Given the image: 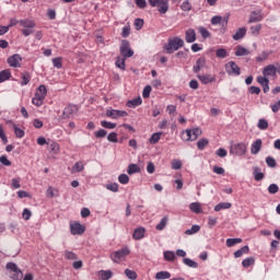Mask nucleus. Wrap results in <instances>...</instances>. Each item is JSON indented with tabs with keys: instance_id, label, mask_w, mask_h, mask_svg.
I'll return each instance as SVG.
<instances>
[{
	"instance_id": "obj_5",
	"label": "nucleus",
	"mask_w": 280,
	"mask_h": 280,
	"mask_svg": "<svg viewBox=\"0 0 280 280\" xmlns=\"http://www.w3.org/2000/svg\"><path fill=\"white\" fill-rule=\"evenodd\" d=\"M120 56L124 58H132L135 56V50L130 48V42L122 39L120 44Z\"/></svg>"
},
{
	"instance_id": "obj_26",
	"label": "nucleus",
	"mask_w": 280,
	"mask_h": 280,
	"mask_svg": "<svg viewBox=\"0 0 280 280\" xmlns=\"http://www.w3.org/2000/svg\"><path fill=\"white\" fill-rule=\"evenodd\" d=\"M35 95L45 100V97H47V88L45 85H39Z\"/></svg>"
},
{
	"instance_id": "obj_47",
	"label": "nucleus",
	"mask_w": 280,
	"mask_h": 280,
	"mask_svg": "<svg viewBox=\"0 0 280 280\" xmlns=\"http://www.w3.org/2000/svg\"><path fill=\"white\" fill-rule=\"evenodd\" d=\"M257 126H258L259 130H267V128H268V120H266L264 118H260L258 120V125Z\"/></svg>"
},
{
	"instance_id": "obj_23",
	"label": "nucleus",
	"mask_w": 280,
	"mask_h": 280,
	"mask_svg": "<svg viewBox=\"0 0 280 280\" xmlns=\"http://www.w3.org/2000/svg\"><path fill=\"white\" fill-rule=\"evenodd\" d=\"M10 78H12V72L10 69L0 71V83L7 82V80H10Z\"/></svg>"
},
{
	"instance_id": "obj_38",
	"label": "nucleus",
	"mask_w": 280,
	"mask_h": 280,
	"mask_svg": "<svg viewBox=\"0 0 280 280\" xmlns=\"http://www.w3.org/2000/svg\"><path fill=\"white\" fill-rule=\"evenodd\" d=\"M235 244H242V238H228L226 240V246L228 248H233Z\"/></svg>"
},
{
	"instance_id": "obj_34",
	"label": "nucleus",
	"mask_w": 280,
	"mask_h": 280,
	"mask_svg": "<svg viewBox=\"0 0 280 280\" xmlns=\"http://www.w3.org/2000/svg\"><path fill=\"white\" fill-rule=\"evenodd\" d=\"M101 126L102 128H106L107 130H115V128H117V124L106 120H102Z\"/></svg>"
},
{
	"instance_id": "obj_8",
	"label": "nucleus",
	"mask_w": 280,
	"mask_h": 280,
	"mask_svg": "<svg viewBox=\"0 0 280 280\" xmlns=\"http://www.w3.org/2000/svg\"><path fill=\"white\" fill-rule=\"evenodd\" d=\"M230 154H235V156H244V154H246V144L243 142L233 144L231 147Z\"/></svg>"
},
{
	"instance_id": "obj_2",
	"label": "nucleus",
	"mask_w": 280,
	"mask_h": 280,
	"mask_svg": "<svg viewBox=\"0 0 280 280\" xmlns=\"http://www.w3.org/2000/svg\"><path fill=\"white\" fill-rule=\"evenodd\" d=\"M202 135V129L200 128H192V129H186L182 132V140L183 141H196L198 137Z\"/></svg>"
},
{
	"instance_id": "obj_20",
	"label": "nucleus",
	"mask_w": 280,
	"mask_h": 280,
	"mask_svg": "<svg viewBox=\"0 0 280 280\" xmlns=\"http://www.w3.org/2000/svg\"><path fill=\"white\" fill-rule=\"evenodd\" d=\"M260 151H261V139H257L256 141L253 142L250 147V153L259 154Z\"/></svg>"
},
{
	"instance_id": "obj_57",
	"label": "nucleus",
	"mask_w": 280,
	"mask_h": 280,
	"mask_svg": "<svg viewBox=\"0 0 280 280\" xmlns=\"http://www.w3.org/2000/svg\"><path fill=\"white\" fill-rule=\"evenodd\" d=\"M180 9L183 12H189V10H191V2H189V0L184 1L180 5Z\"/></svg>"
},
{
	"instance_id": "obj_37",
	"label": "nucleus",
	"mask_w": 280,
	"mask_h": 280,
	"mask_svg": "<svg viewBox=\"0 0 280 280\" xmlns=\"http://www.w3.org/2000/svg\"><path fill=\"white\" fill-rule=\"evenodd\" d=\"M100 275H101V279H103V280L113 279V271H110V270H101Z\"/></svg>"
},
{
	"instance_id": "obj_7",
	"label": "nucleus",
	"mask_w": 280,
	"mask_h": 280,
	"mask_svg": "<svg viewBox=\"0 0 280 280\" xmlns=\"http://www.w3.org/2000/svg\"><path fill=\"white\" fill-rule=\"evenodd\" d=\"M225 71L228 75H241L242 71L240 69V66L235 63V61H230L225 65Z\"/></svg>"
},
{
	"instance_id": "obj_49",
	"label": "nucleus",
	"mask_w": 280,
	"mask_h": 280,
	"mask_svg": "<svg viewBox=\"0 0 280 280\" xmlns=\"http://www.w3.org/2000/svg\"><path fill=\"white\" fill-rule=\"evenodd\" d=\"M52 65L55 69H62V58L60 57L52 58Z\"/></svg>"
},
{
	"instance_id": "obj_41",
	"label": "nucleus",
	"mask_w": 280,
	"mask_h": 280,
	"mask_svg": "<svg viewBox=\"0 0 280 280\" xmlns=\"http://www.w3.org/2000/svg\"><path fill=\"white\" fill-rule=\"evenodd\" d=\"M253 264H255V258H254V257L245 258V259L242 261L243 268H250V266H253Z\"/></svg>"
},
{
	"instance_id": "obj_36",
	"label": "nucleus",
	"mask_w": 280,
	"mask_h": 280,
	"mask_svg": "<svg viewBox=\"0 0 280 280\" xmlns=\"http://www.w3.org/2000/svg\"><path fill=\"white\" fill-rule=\"evenodd\" d=\"M164 259L165 261H174L176 259V254L172 250L164 252Z\"/></svg>"
},
{
	"instance_id": "obj_50",
	"label": "nucleus",
	"mask_w": 280,
	"mask_h": 280,
	"mask_svg": "<svg viewBox=\"0 0 280 280\" xmlns=\"http://www.w3.org/2000/svg\"><path fill=\"white\" fill-rule=\"evenodd\" d=\"M266 163H267L268 167H272V168L277 167V160H275V158H272V156H267Z\"/></svg>"
},
{
	"instance_id": "obj_35",
	"label": "nucleus",
	"mask_w": 280,
	"mask_h": 280,
	"mask_svg": "<svg viewBox=\"0 0 280 280\" xmlns=\"http://www.w3.org/2000/svg\"><path fill=\"white\" fill-rule=\"evenodd\" d=\"M233 205L231 202H220L214 207V211H222V209H231Z\"/></svg>"
},
{
	"instance_id": "obj_39",
	"label": "nucleus",
	"mask_w": 280,
	"mask_h": 280,
	"mask_svg": "<svg viewBox=\"0 0 280 280\" xmlns=\"http://www.w3.org/2000/svg\"><path fill=\"white\" fill-rule=\"evenodd\" d=\"M167 217L161 219L160 224L155 226L156 231H163L167 226Z\"/></svg>"
},
{
	"instance_id": "obj_43",
	"label": "nucleus",
	"mask_w": 280,
	"mask_h": 280,
	"mask_svg": "<svg viewBox=\"0 0 280 280\" xmlns=\"http://www.w3.org/2000/svg\"><path fill=\"white\" fill-rule=\"evenodd\" d=\"M200 231V225H192L191 229L185 231V235H195Z\"/></svg>"
},
{
	"instance_id": "obj_63",
	"label": "nucleus",
	"mask_w": 280,
	"mask_h": 280,
	"mask_svg": "<svg viewBox=\"0 0 280 280\" xmlns=\"http://www.w3.org/2000/svg\"><path fill=\"white\" fill-rule=\"evenodd\" d=\"M180 167H183L180 160H174L172 162V170H180Z\"/></svg>"
},
{
	"instance_id": "obj_12",
	"label": "nucleus",
	"mask_w": 280,
	"mask_h": 280,
	"mask_svg": "<svg viewBox=\"0 0 280 280\" xmlns=\"http://www.w3.org/2000/svg\"><path fill=\"white\" fill-rule=\"evenodd\" d=\"M23 60V58L21 57V55L15 54L13 56H10L7 59V62L9 66L13 67L14 69H18L19 67H21V61Z\"/></svg>"
},
{
	"instance_id": "obj_13",
	"label": "nucleus",
	"mask_w": 280,
	"mask_h": 280,
	"mask_svg": "<svg viewBox=\"0 0 280 280\" xmlns=\"http://www.w3.org/2000/svg\"><path fill=\"white\" fill-rule=\"evenodd\" d=\"M265 78H277V66L268 65L262 69Z\"/></svg>"
},
{
	"instance_id": "obj_29",
	"label": "nucleus",
	"mask_w": 280,
	"mask_h": 280,
	"mask_svg": "<svg viewBox=\"0 0 280 280\" xmlns=\"http://www.w3.org/2000/svg\"><path fill=\"white\" fill-rule=\"evenodd\" d=\"M189 209L192 211V213H202V206H200L199 202L190 203Z\"/></svg>"
},
{
	"instance_id": "obj_53",
	"label": "nucleus",
	"mask_w": 280,
	"mask_h": 280,
	"mask_svg": "<svg viewBox=\"0 0 280 280\" xmlns=\"http://www.w3.org/2000/svg\"><path fill=\"white\" fill-rule=\"evenodd\" d=\"M11 187L12 189H21V178H13L11 180Z\"/></svg>"
},
{
	"instance_id": "obj_11",
	"label": "nucleus",
	"mask_w": 280,
	"mask_h": 280,
	"mask_svg": "<svg viewBox=\"0 0 280 280\" xmlns=\"http://www.w3.org/2000/svg\"><path fill=\"white\" fill-rule=\"evenodd\" d=\"M7 124L12 128L18 139H23V137H25V130L21 129L19 125L14 124V121L7 120Z\"/></svg>"
},
{
	"instance_id": "obj_1",
	"label": "nucleus",
	"mask_w": 280,
	"mask_h": 280,
	"mask_svg": "<svg viewBox=\"0 0 280 280\" xmlns=\"http://www.w3.org/2000/svg\"><path fill=\"white\" fill-rule=\"evenodd\" d=\"M180 47H185V40L180 37L170 38L168 43L164 45L166 54H174V51H178Z\"/></svg>"
},
{
	"instance_id": "obj_19",
	"label": "nucleus",
	"mask_w": 280,
	"mask_h": 280,
	"mask_svg": "<svg viewBox=\"0 0 280 280\" xmlns=\"http://www.w3.org/2000/svg\"><path fill=\"white\" fill-rule=\"evenodd\" d=\"M253 176H254V179L257 180V183H259V180H264L265 178V175L261 172V168H259V166L253 167Z\"/></svg>"
},
{
	"instance_id": "obj_61",
	"label": "nucleus",
	"mask_w": 280,
	"mask_h": 280,
	"mask_svg": "<svg viewBox=\"0 0 280 280\" xmlns=\"http://www.w3.org/2000/svg\"><path fill=\"white\" fill-rule=\"evenodd\" d=\"M7 270H10V272H16L19 270V266L14 262H8Z\"/></svg>"
},
{
	"instance_id": "obj_56",
	"label": "nucleus",
	"mask_w": 280,
	"mask_h": 280,
	"mask_svg": "<svg viewBox=\"0 0 280 280\" xmlns=\"http://www.w3.org/2000/svg\"><path fill=\"white\" fill-rule=\"evenodd\" d=\"M125 275H126L127 279H130V280L137 279V273L133 270L126 269Z\"/></svg>"
},
{
	"instance_id": "obj_9",
	"label": "nucleus",
	"mask_w": 280,
	"mask_h": 280,
	"mask_svg": "<svg viewBox=\"0 0 280 280\" xmlns=\"http://www.w3.org/2000/svg\"><path fill=\"white\" fill-rule=\"evenodd\" d=\"M109 119H119V117H128V112L119 109H107L105 113Z\"/></svg>"
},
{
	"instance_id": "obj_14",
	"label": "nucleus",
	"mask_w": 280,
	"mask_h": 280,
	"mask_svg": "<svg viewBox=\"0 0 280 280\" xmlns=\"http://www.w3.org/2000/svg\"><path fill=\"white\" fill-rule=\"evenodd\" d=\"M207 67V59L205 57H200L196 60L195 66L192 67L194 73H200V70Z\"/></svg>"
},
{
	"instance_id": "obj_58",
	"label": "nucleus",
	"mask_w": 280,
	"mask_h": 280,
	"mask_svg": "<svg viewBox=\"0 0 280 280\" xmlns=\"http://www.w3.org/2000/svg\"><path fill=\"white\" fill-rule=\"evenodd\" d=\"M106 135H108V132L104 129H100L98 131L94 132V137L96 139H104V137H106Z\"/></svg>"
},
{
	"instance_id": "obj_54",
	"label": "nucleus",
	"mask_w": 280,
	"mask_h": 280,
	"mask_svg": "<svg viewBox=\"0 0 280 280\" xmlns=\"http://www.w3.org/2000/svg\"><path fill=\"white\" fill-rule=\"evenodd\" d=\"M257 82L258 84H260L261 86L266 85V84H270V80L268 79V77L264 75V77H257Z\"/></svg>"
},
{
	"instance_id": "obj_16",
	"label": "nucleus",
	"mask_w": 280,
	"mask_h": 280,
	"mask_svg": "<svg viewBox=\"0 0 280 280\" xmlns=\"http://www.w3.org/2000/svg\"><path fill=\"white\" fill-rule=\"evenodd\" d=\"M86 229L80 223L70 224V231L72 235H82Z\"/></svg>"
},
{
	"instance_id": "obj_4",
	"label": "nucleus",
	"mask_w": 280,
	"mask_h": 280,
	"mask_svg": "<svg viewBox=\"0 0 280 280\" xmlns=\"http://www.w3.org/2000/svg\"><path fill=\"white\" fill-rule=\"evenodd\" d=\"M151 8H158L160 14H167L170 10V0H149Z\"/></svg>"
},
{
	"instance_id": "obj_42",
	"label": "nucleus",
	"mask_w": 280,
	"mask_h": 280,
	"mask_svg": "<svg viewBox=\"0 0 280 280\" xmlns=\"http://www.w3.org/2000/svg\"><path fill=\"white\" fill-rule=\"evenodd\" d=\"M118 183H120V185H128V183H130V177H128L127 174H120L118 176Z\"/></svg>"
},
{
	"instance_id": "obj_31",
	"label": "nucleus",
	"mask_w": 280,
	"mask_h": 280,
	"mask_svg": "<svg viewBox=\"0 0 280 280\" xmlns=\"http://www.w3.org/2000/svg\"><path fill=\"white\" fill-rule=\"evenodd\" d=\"M250 50L244 48L243 46H237L235 50V56H248Z\"/></svg>"
},
{
	"instance_id": "obj_10",
	"label": "nucleus",
	"mask_w": 280,
	"mask_h": 280,
	"mask_svg": "<svg viewBox=\"0 0 280 280\" xmlns=\"http://www.w3.org/2000/svg\"><path fill=\"white\" fill-rule=\"evenodd\" d=\"M75 113H78V106L68 105L62 112L61 119H71Z\"/></svg>"
},
{
	"instance_id": "obj_64",
	"label": "nucleus",
	"mask_w": 280,
	"mask_h": 280,
	"mask_svg": "<svg viewBox=\"0 0 280 280\" xmlns=\"http://www.w3.org/2000/svg\"><path fill=\"white\" fill-rule=\"evenodd\" d=\"M268 191L270 194H278L279 192V186L277 184H271L269 187H268Z\"/></svg>"
},
{
	"instance_id": "obj_15",
	"label": "nucleus",
	"mask_w": 280,
	"mask_h": 280,
	"mask_svg": "<svg viewBox=\"0 0 280 280\" xmlns=\"http://www.w3.org/2000/svg\"><path fill=\"white\" fill-rule=\"evenodd\" d=\"M259 21H264V14L260 9L250 13L248 23H259Z\"/></svg>"
},
{
	"instance_id": "obj_45",
	"label": "nucleus",
	"mask_w": 280,
	"mask_h": 280,
	"mask_svg": "<svg viewBox=\"0 0 280 280\" xmlns=\"http://www.w3.org/2000/svg\"><path fill=\"white\" fill-rule=\"evenodd\" d=\"M250 34L253 36H259V32H261V24L255 25V26H250Z\"/></svg>"
},
{
	"instance_id": "obj_59",
	"label": "nucleus",
	"mask_w": 280,
	"mask_h": 280,
	"mask_svg": "<svg viewBox=\"0 0 280 280\" xmlns=\"http://www.w3.org/2000/svg\"><path fill=\"white\" fill-rule=\"evenodd\" d=\"M150 93H152V86H150V85L144 86L143 92H142V97L144 100H148V97H150Z\"/></svg>"
},
{
	"instance_id": "obj_21",
	"label": "nucleus",
	"mask_w": 280,
	"mask_h": 280,
	"mask_svg": "<svg viewBox=\"0 0 280 280\" xmlns=\"http://www.w3.org/2000/svg\"><path fill=\"white\" fill-rule=\"evenodd\" d=\"M133 240H143L145 237V228H137L132 234Z\"/></svg>"
},
{
	"instance_id": "obj_17",
	"label": "nucleus",
	"mask_w": 280,
	"mask_h": 280,
	"mask_svg": "<svg viewBox=\"0 0 280 280\" xmlns=\"http://www.w3.org/2000/svg\"><path fill=\"white\" fill-rule=\"evenodd\" d=\"M198 80H200L201 84H211V82H215V77L211 74H198Z\"/></svg>"
},
{
	"instance_id": "obj_3",
	"label": "nucleus",
	"mask_w": 280,
	"mask_h": 280,
	"mask_svg": "<svg viewBox=\"0 0 280 280\" xmlns=\"http://www.w3.org/2000/svg\"><path fill=\"white\" fill-rule=\"evenodd\" d=\"M19 24L21 25V27H24L22 30L23 36H31V34L34 32V27H36V22L30 19L20 20Z\"/></svg>"
},
{
	"instance_id": "obj_6",
	"label": "nucleus",
	"mask_w": 280,
	"mask_h": 280,
	"mask_svg": "<svg viewBox=\"0 0 280 280\" xmlns=\"http://www.w3.org/2000/svg\"><path fill=\"white\" fill-rule=\"evenodd\" d=\"M127 255H130V249L129 248H122L114 254L110 255V258L114 264H121L124 257H127Z\"/></svg>"
},
{
	"instance_id": "obj_44",
	"label": "nucleus",
	"mask_w": 280,
	"mask_h": 280,
	"mask_svg": "<svg viewBox=\"0 0 280 280\" xmlns=\"http://www.w3.org/2000/svg\"><path fill=\"white\" fill-rule=\"evenodd\" d=\"M209 145V140L202 138L200 140L197 141V148L198 150H205V147Z\"/></svg>"
},
{
	"instance_id": "obj_28",
	"label": "nucleus",
	"mask_w": 280,
	"mask_h": 280,
	"mask_svg": "<svg viewBox=\"0 0 280 280\" xmlns=\"http://www.w3.org/2000/svg\"><path fill=\"white\" fill-rule=\"evenodd\" d=\"M172 273H170V271H159L155 275V279L156 280H165V279H171Z\"/></svg>"
},
{
	"instance_id": "obj_51",
	"label": "nucleus",
	"mask_w": 280,
	"mask_h": 280,
	"mask_svg": "<svg viewBox=\"0 0 280 280\" xmlns=\"http://www.w3.org/2000/svg\"><path fill=\"white\" fill-rule=\"evenodd\" d=\"M63 256L66 257V259H69V260L78 259V255L75 253L69 252V250H66Z\"/></svg>"
},
{
	"instance_id": "obj_46",
	"label": "nucleus",
	"mask_w": 280,
	"mask_h": 280,
	"mask_svg": "<svg viewBox=\"0 0 280 280\" xmlns=\"http://www.w3.org/2000/svg\"><path fill=\"white\" fill-rule=\"evenodd\" d=\"M217 58H226L229 56V51L224 48L217 49Z\"/></svg>"
},
{
	"instance_id": "obj_48",
	"label": "nucleus",
	"mask_w": 280,
	"mask_h": 280,
	"mask_svg": "<svg viewBox=\"0 0 280 280\" xmlns=\"http://www.w3.org/2000/svg\"><path fill=\"white\" fill-rule=\"evenodd\" d=\"M43 102H45V98L36 95L32 100V104H34V106H43Z\"/></svg>"
},
{
	"instance_id": "obj_52",
	"label": "nucleus",
	"mask_w": 280,
	"mask_h": 280,
	"mask_svg": "<svg viewBox=\"0 0 280 280\" xmlns=\"http://www.w3.org/2000/svg\"><path fill=\"white\" fill-rule=\"evenodd\" d=\"M106 189H108L109 191H114L116 194L117 191H119V184L117 183L107 184Z\"/></svg>"
},
{
	"instance_id": "obj_32",
	"label": "nucleus",
	"mask_w": 280,
	"mask_h": 280,
	"mask_svg": "<svg viewBox=\"0 0 280 280\" xmlns=\"http://www.w3.org/2000/svg\"><path fill=\"white\" fill-rule=\"evenodd\" d=\"M80 172H84V163L83 162H77L72 166V174H78Z\"/></svg>"
},
{
	"instance_id": "obj_22",
	"label": "nucleus",
	"mask_w": 280,
	"mask_h": 280,
	"mask_svg": "<svg viewBox=\"0 0 280 280\" xmlns=\"http://www.w3.org/2000/svg\"><path fill=\"white\" fill-rule=\"evenodd\" d=\"M142 103H143V100H141V96H139L137 98L128 101L127 106L128 108H137V106H141Z\"/></svg>"
},
{
	"instance_id": "obj_55",
	"label": "nucleus",
	"mask_w": 280,
	"mask_h": 280,
	"mask_svg": "<svg viewBox=\"0 0 280 280\" xmlns=\"http://www.w3.org/2000/svg\"><path fill=\"white\" fill-rule=\"evenodd\" d=\"M11 279L12 280H22L23 279V271H21V269H19L18 271H14L11 275Z\"/></svg>"
},
{
	"instance_id": "obj_60",
	"label": "nucleus",
	"mask_w": 280,
	"mask_h": 280,
	"mask_svg": "<svg viewBox=\"0 0 280 280\" xmlns=\"http://www.w3.org/2000/svg\"><path fill=\"white\" fill-rule=\"evenodd\" d=\"M143 19H136L135 22H133V25L136 27V30L139 32V30H142L143 28Z\"/></svg>"
},
{
	"instance_id": "obj_24",
	"label": "nucleus",
	"mask_w": 280,
	"mask_h": 280,
	"mask_svg": "<svg viewBox=\"0 0 280 280\" xmlns=\"http://www.w3.org/2000/svg\"><path fill=\"white\" fill-rule=\"evenodd\" d=\"M246 36V27H241L236 31V33L233 35L234 40H242Z\"/></svg>"
},
{
	"instance_id": "obj_33",
	"label": "nucleus",
	"mask_w": 280,
	"mask_h": 280,
	"mask_svg": "<svg viewBox=\"0 0 280 280\" xmlns=\"http://www.w3.org/2000/svg\"><path fill=\"white\" fill-rule=\"evenodd\" d=\"M161 135H163V133L162 132L153 133L151 136V138L149 139V143H151V145L159 143V141H161Z\"/></svg>"
},
{
	"instance_id": "obj_25",
	"label": "nucleus",
	"mask_w": 280,
	"mask_h": 280,
	"mask_svg": "<svg viewBox=\"0 0 280 280\" xmlns=\"http://www.w3.org/2000/svg\"><path fill=\"white\" fill-rule=\"evenodd\" d=\"M22 81L20 82L21 86H27L30 84V81L32 80V75L30 72H23L21 74Z\"/></svg>"
},
{
	"instance_id": "obj_27",
	"label": "nucleus",
	"mask_w": 280,
	"mask_h": 280,
	"mask_svg": "<svg viewBox=\"0 0 280 280\" xmlns=\"http://www.w3.org/2000/svg\"><path fill=\"white\" fill-rule=\"evenodd\" d=\"M141 172V168L137 164H129L127 168V174L132 175V174H139Z\"/></svg>"
},
{
	"instance_id": "obj_40",
	"label": "nucleus",
	"mask_w": 280,
	"mask_h": 280,
	"mask_svg": "<svg viewBox=\"0 0 280 280\" xmlns=\"http://www.w3.org/2000/svg\"><path fill=\"white\" fill-rule=\"evenodd\" d=\"M183 261L185 266H188V268H198V262H196L191 258H184Z\"/></svg>"
},
{
	"instance_id": "obj_30",
	"label": "nucleus",
	"mask_w": 280,
	"mask_h": 280,
	"mask_svg": "<svg viewBox=\"0 0 280 280\" xmlns=\"http://www.w3.org/2000/svg\"><path fill=\"white\" fill-rule=\"evenodd\" d=\"M116 67L121 69V71H126V58L124 56L117 57Z\"/></svg>"
},
{
	"instance_id": "obj_62",
	"label": "nucleus",
	"mask_w": 280,
	"mask_h": 280,
	"mask_svg": "<svg viewBox=\"0 0 280 280\" xmlns=\"http://www.w3.org/2000/svg\"><path fill=\"white\" fill-rule=\"evenodd\" d=\"M107 140L110 141L112 143H117L118 139H117V132H110L107 136Z\"/></svg>"
},
{
	"instance_id": "obj_18",
	"label": "nucleus",
	"mask_w": 280,
	"mask_h": 280,
	"mask_svg": "<svg viewBox=\"0 0 280 280\" xmlns=\"http://www.w3.org/2000/svg\"><path fill=\"white\" fill-rule=\"evenodd\" d=\"M185 40L186 43H196V31L194 28H189L185 32Z\"/></svg>"
}]
</instances>
